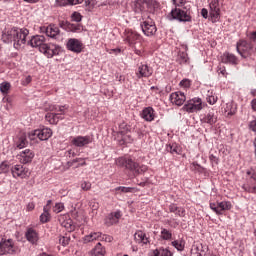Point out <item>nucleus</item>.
<instances>
[{
    "mask_svg": "<svg viewBox=\"0 0 256 256\" xmlns=\"http://www.w3.org/2000/svg\"><path fill=\"white\" fill-rule=\"evenodd\" d=\"M29 30L27 28H8L2 32L3 43H14L15 49H20L22 45L27 43Z\"/></svg>",
    "mask_w": 256,
    "mask_h": 256,
    "instance_id": "1",
    "label": "nucleus"
},
{
    "mask_svg": "<svg viewBox=\"0 0 256 256\" xmlns=\"http://www.w3.org/2000/svg\"><path fill=\"white\" fill-rule=\"evenodd\" d=\"M117 167H124L134 176L141 175L142 173H146L149 169L147 165H139V163L133 161L131 158L119 157L115 160Z\"/></svg>",
    "mask_w": 256,
    "mask_h": 256,
    "instance_id": "2",
    "label": "nucleus"
},
{
    "mask_svg": "<svg viewBox=\"0 0 256 256\" xmlns=\"http://www.w3.org/2000/svg\"><path fill=\"white\" fill-rule=\"evenodd\" d=\"M236 51L243 57V59H247V57H251V55H255L256 46L253 42H247L246 40H239L236 44Z\"/></svg>",
    "mask_w": 256,
    "mask_h": 256,
    "instance_id": "3",
    "label": "nucleus"
},
{
    "mask_svg": "<svg viewBox=\"0 0 256 256\" xmlns=\"http://www.w3.org/2000/svg\"><path fill=\"white\" fill-rule=\"evenodd\" d=\"M170 14L172 19H175L180 23H191V5H186L183 9L175 8Z\"/></svg>",
    "mask_w": 256,
    "mask_h": 256,
    "instance_id": "4",
    "label": "nucleus"
},
{
    "mask_svg": "<svg viewBox=\"0 0 256 256\" xmlns=\"http://www.w3.org/2000/svg\"><path fill=\"white\" fill-rule=\"evenodd\" d=\"M40 33H44L46 37H49L54 41H63L61 30L55 24L40 27Z\"/></svg>",
    "mask_w": 256,
    "mask_h": 256,
    "instance_id": "5",
    "label": "nucleus"
},
{
    "mask_svg": "<svg viewBox=\"0 0 256 256\" xmlns=\"http://www.w3.org/2000/svg\"><path fill=\"white\" fill-rule=\"evenodd\" d=\"M248 182L242 185V189L246 193H256V167L249 168L246 171Z\"/></svg>",
    "mask_w": 256,
    "mask_h": 256,
    "instance_id": "6",
    "label": "nucleus"
},
{
    "mask_svg": "<svg viewBox=\"0 0 256 256\" xmlns=\"http://www.w3.org/2000/svg\"><path fill=\"white\" fill-rule=\"evenodd\" d=\"M53 130L51 128H42L38 130H34L29 133L28 137L31 141H35V139H40V141H47L52 137Z\"/></svg>",
    "mask_w": 256,
    "mask_h": 256,
    "instance_id": "7",
    "label": "nucleus"
},
{
    "mask_svg": "<svg viewBox=\"0 0 256 256\" xmlns=\"http://www.w3.org/2000/svg\"><path fill=\"white\" fill-rule=\"evenodd\" d=\"M182 109L186 111V113H197V111H201V109H203V100H201V98L190 99Z\"/></svg>",
    "mask_w": 256,
    "mask_h": 256,
    "instance_id": "8",
    "label": "nucleus"
},
{
    "mask_svg": "<svg viewBox=\"0 0 256 256\" xmlns=\"http://www.w3.org/2000/svg\"><path fill=\"white\" fill-rule=\"evenodd\" d=\"M17 247L11 239H1L0 241V255H15Z\"/></svg>",
    "mask_w": 256,
    "mask_h": 256,
    "instance_id": "9",
    "label": "nucleus"
},
{
    "mask_svg": "<svg viewBox=\"0 0 256 256\" xmlns=\"http://www.w3.org/2000/svg\"><path fill=\"white\" fill-rule=\"evenodd\" d=\"M12 177L14 179H28L31 175L29 168L23 166L22 164H16L11 167Z\"/></svg>",
    "mask_w": 256,
    "mask_h": 256,
    "instance_id": "10",
    "label": "nucleus"
},
{
    "mask_svg": "<svg viewBox=\"0 0 256 256\" xmlns=\"http://www.w3.org/2000/svg\"><path fill=\"white\" fill-rule=\"evenodd\" d=\"M40 53H43L45 57L48 59H52V57H55L56 55H59L61 53V48L57 44L49 43L40 47Z\"/></svg>",
    "mask_w": 256,
    "mask_h": 256,
    "instance_id": "11",
    "label": "nucleus"
},
{
    "mask_svg": "<svg viewBox=\"0 0 256 256\" xmlns=\"http://www.w3.org/2000/svg\"><path fill=\"white\" fill-rule=\"evenodd\" d=\"M155 3L153 0H136L132 4V9L135 13H143L146 7H151V5L155 7Z\"/></svg>",
    "mask_w": 256,
    "mask_h": 256,
    "instance_id": "12",
    "label": "nucleus"
},
{
    "mask_svg": "<svg viewBox=\"0 0 256 256\" xmlns=\"http://www.w3.org/2000/svg\"><path fill=\"white\" fill-rule=\"evenodd\" d=\"M34 158L35 152H33V150L31 149H25L17 155V159L22 165H27L31 163Z\"/></svg>",
    "mask_w": 256,
    "mask_h": 256,
    "instance_id": "13",
    "label": "nucleus"
},
{
    "mask_svg": "<svg viewBox=\"0 0 256 256\" xmlns=\"http://www.w3.org/2000/svg\"><path fill=\"white\" fill-rule=\"evenodd\" d=\"M71 143L72 145H74V147H79V148L87 147V145H91V143H93V137L89 135L76 136L72 138Z\"/></svg>",
    "mask_w": 256,
    "mask_h": 256,
    "instance_id": "14",
    "label": "nucleus"
},
{
    "mask_svg": "<svg viewBox=\"0 0 256 256\" xmlns=\"http://www.w3.org/2000/svg\"><path fill=\"white\" fill-rule=\"evenodd\" d=\"M218 113L214 109H210L204 115L201 116V123H207V125H215L217 123Z\"/></svg>",
    "mask_w": 256,
    "mask_h": 256,
    "instance_id": "15",
    "label": "nucleus"
},
{
    "mask_svg": "<svg viewBox=\"0 0 256 256\" xmlns=\"http://www.w3.org/2000/svg\"><path fill=\"white\" fill-rule=\"evenodd\" d=\"M141 29L146 37H153L157 33V26L153 21H144L141 24Z\"/></svg>",
    "mask_w": 256,
    "mask_h": 256,
    "instance_id": "16",
    "label": "nucleus"
},
{
    "mask_svg": "<svg viewBox=\"0 0 256 256\" xmlns=\"http://www.w3.org/2000/svg\"><path fill=\"white\" fill-rule=\"evenodd\" d=\"M151 75H153L152 67H150L147 64H143V63H141L138 66V71L136 72V77L138 79H143V77L147 79V78L151 77Z\"/></svg>",
    "mask_w": 256,
    "mask_h": 256,
    "instance_id": "17",
    "label": "nucleus"
},
{
    "mask_svg": "<svg viewBox=\"0 0 256 256\" xmlns=\"http://www.w3.org/2000/svg\"><path fill=\"white\" fill-rule=\"evenodd\" d=\"M66 47L68 51H72L73 53H81L83 51V43L76 38L68 39Z\"/></svg>",
    "mask_w": 256,
    "mask_h": 256,
    "instance_id": "18",
    "label": "nucleus"
},
{
    "mask_svg": "<svg viewBox=\"0 0 256 256\" xmlns=\"http://www.w3.org/2000/svg\"><path fill=\"white\" fill-rule=\"evenodd\" d=\"M210 17L212 21L215 23L219 21V15L221 13V9L219 8V0H210Z\"/></svg>",
    "mask_w": 256,
    "mask_h": 256,
    "instance_id": "19",
    "label": "nucleus"
},
{
    "mask_svg": "<svg viewBox=\"0 0 256 256\" xmlns=\"http://www.w3.org/2000/svg\"><path fill=\"white\" fill-rule=\"evenodd\" d=\"M187 97H185V93L178 91L174 92L170 95V101L173 105H177L178 107H181L183 103H185Z\"/></svg>",
    "mask_w": 256,
    "mask_h": 256,
    "instance_id": "20",
    "label": "nucleus"
},
{
    "mask_svg": "<svg viewBox=\"0 0 256 256\" xmlns=\"http://www.w3.org/2000/svg\"><path fill=\"white\" fill-rule=\"evenodd\" d=\"M25 237L31 245H37L39 243V233H37V230L33 228H28Z\"/></svg>",
    "mask_w": 256,
    "mask_h": 256,
    "instance_id": "21",
    "label": "nucleus"
},
{
    "mask_svg": "<svg viewBox=\"0 0 256 256\" xmlns=\"http://www.w3.org/2000/svg\"><path fill=\"white\" fill-rule=\"evenodd\" d=\"M28 45H30V47H39V51H41V47L45 45V36H32L31 39L28 41Z\"/></svg>",
    "mask_w": 256,
    "mask_h": 256,
    "instance_id": "22",
    "label": "nucleus"
},
{
    "mask_svg": "<svg viewBox=\"0 0 256 256\" xmlns=\"http://www.w3.org/2000/svg\"><path fill=\"white\" fill-rule=\"evenodd\" d=\"M121 216L122 214L120 210L110 213L106 218V225H108V227H111V225L119 223V219H121Z\"/></svg>",
    "mask_w": 256,
    "mask_h": 256,
    "instance_id": "23",
    "label": "nucleus"
},
{
    "mask_svg": "<svg viewBox=\"0 0 256 256\" xmlns=\"http://www.w3.org/2000/svg\"><path fill=\"white\" fill-rule=\"evenodd\" d=\"M142 119L151 122L155 120V110L152 107H146L141 114Z\"/></svg>",
    "mask_w": 256,
    "mask_h": 256,
    "instance_id": "24",
    "label": "nucleus"
},
{
    "mask_svg": "<svg viewBox=\"0 0 256 256\" xmlns=\"http://www.w3.org/2000/svg\"><path fill=\"white\" fill-rule=\"evenodd\" d=\"M29 145V142L27 141V135L25 134H20L19 136L16 137L15 139V147L17 149H25Z\"/></svg>",
    "mask_w": 256,
    "mask_h": 256,
    "instance_id": "25",
    "label": "nucleus"
},
{
    "mask_svg": "<svg viewBox=\"0 0 256 256\" xmlns=\"http://www.w3.org/2000/svg\"><path fill=\"white\" fill-rule=\"evenodd\" d=\"M222 63H229L230 65H237L239 63V59L234 54L229 52H225L222 56Z\"/></svg>",
    "mask_w": 256,
    "mask_h": 256,
    "instance_id": "26",
    "label": "nucleus"
},
{
    "mask_svg": "<svg viewBox=\"0 0 256 256\" xmlns=\"http://www.w3.org/2000/svg\"><path fill=\"white\" fill-rule=\"evenodd\" d=\"M134 240L136 241V243H143V245H147V243H149V238L147 237L145 232L141 230H138L134 234Z\"/></svg>",
    "mask_w": 256,
    "mask_h": 256,
    "instance_id": "27",
    "label": "nucleus"
},
{
    "mask_svg": "<svg viewBox=\"0 0 256 256\" xmlns=\"http://www.w3.org/2000/svg\"><path fill=\"white\" fill-rule=\"evenodd\" d=\"M45 119L46 121H48V123H50V125H57L59 123V120L63 119V117L59 116V113L48 112L45 115Z\"/></svg>",
    "mask_w": 256,
    "mask_h": 256,
    "instance_id": "28",
    "label": "nucleus"
},
{
    "mask_svg": "<svg viewBox=\"0 0 256 256\" xmlns=\"http://www.w3.org/2000/svg\"><path fill=\"white\" fill-rule=\"evenodd\" d=\"M169 212L174 213L177 217H185V208L179 207L177 204H170Z\"/></svg>",
    "mask_w": 256,
    "mask_h": 256,
    "instance_id": "29",
    "label": "nucleus"
},
{
    "mask_svg": "<svg viewBox=\"0 0 256 256\" xmlns=\"http://www.w3.org/2000/svg\"><path fill=\"white\" fill-rule=\"evenodd\" d=\"M137 39H139V34H137V32H134L133 30H128L126 32L125 41L127 44L133 45Z\"/></svg>",
    "mask_w": 256,
    "mask_h": 256,
    "instance_id": "30",
    "label": "nucleus"
},
{
    "mask_svg": "<svg viewBox=\"0 0 256 256\" xmlns=\"http://www.w3.org/2000/svg\"><path fill=\"white\" fill-rule=\"evenodd\" d=\"M101 237V232H91L90 234L84 236V243H93V241H99Z\"/></svg>",
    "mask_w": 256,
    "mask_h": 256,
    "instance_id": "31",
    "label": "nucleus"
},
{
    "mask_svg": "<svg viewBox=\"0 0 256 256\" xmlns=\"http://www.w3.org/2000/svg\"><path fill=\"white\" fill-rule=\"evenodd\" d=\"M225 113H227V117H233L237 113V104L235 102L226 103Z\"/></svg>",
    "mask_w": 256,
    "mask_h": 256,
    "instance_id": "32",
    "label": "nucleus"
},
{
    "mask_svg": "<svg viewBox=\"0 0 256 256\" xmlns=\"http://www.w3.org/2000/svg\"><path fill=\"white\" fill-rule=\"evenodd\" d=\"M65 29L68 31H71L72 33H81V31H83V26L77 23L73 24V23L66 22Z\"/></svg>",
    "mask_w": 256,
    "mask_h": 256,
    "instance_id": "33",
    "label": "nucleus"
},
{
    "mask_svg": "<svg viewBox=\"0 0 256 256\" xmlns=\"http://www.w3.org/2000/svg\"><path fill=\"white\" fill-rule=\"evenodd\" d=\"M160 237L163 241H171L173 239V233L167 228H161Z\"/></svg>",
    "mask_w": 256,
    "mask_h": 256,
    "instance_id": "34",
    "label": "nucleus"
},
{
    "mask_svg": "<svg viewBox=\"0 0 256 256\" xmlns=\"http://www.w3.org/2000/svg\"><path fill=\"white\" fill-rule=\"evenodd\" d=\"M166 149H167L168 153H171L172 155H180L181 154V148H179L176 143L167 145Z\"/></svg>",
    "mask_w": 256,
    "mask_h": 256,
    "instance_id": "35",
    "label": "nucleus"
},
{
    "mask_svg": "<svg viewBox=\"0 0 256 256\" xmlns=\"http://www.w3.org/2000/svg\"><path fill=\"white\" fill-rule=\"evenodd\" d=\"M106 250L105 247L101 244V242H98L94 248V256H105Z\"/></svg>",
    "mask_w": 256,
    "mask_h": 256,
    "instance_id": "36",
    "label": "nucleus"
},
{
    "mask_svg": "<svg viewBox=\"0 0 256 256\" xmlns=\"http://www.w3.org/2000/svg\"><path fill=\"white\" fill-rule=\"evenodd\" d=\"M218 207L220 209V213L223 215V211H230L232 209L233 205L229 201H222L218 203Z\"/></svg>",
    "mask_w": 256,
    "mask_h": 256,
    "instance_id": "37",
    "label": "nucleus"
},
{
    "mask_svg": "<svg viewBox=\"0 0 256 256\" xmlns=\"http://www.w3.org/2000/svg\"><path fill=\"white\" fill-rule=\"evenodd\" d=\"M154 256H173V253L167 248H159L154 251Z\"/></svg>",
    "mask_w": 256,
    "mask_h": 256,
    "instance_id": "38",
    "label": "nucleus"
},
{
    "mask_svg": "<svg viewBox=\"0 0 256 256\" xmlns=\"http://www.w3.org/2000/svg\"><path fill=\"white\" fill-rule=\"evenodd\" d=\"M75 163H79L78 165H76V167H85V165H87V162H85V159L76 158V159H73L72 161L68 162V167H73V165H75Z\"/></svg>",
    "mask_w": 256,
    "mask_h": 256,
    "instance_id": "39",
    "label": "nucleus"
},
{
    "mask_svg": "<svg viewBox=\"0 0 256 256\" xmlns=\"http://www.w3.org/2000/svg\"><path fill=\"white\" fill-rule=\"evenodd\" d=\"M206 99L209 105H215V103H217L218 98L215 94H213V91H208Z\"/></svg>",
    "mask_w": 256,
    "mask_h": 256,
    "instance_id": "40",
    "label": "nucleus"
},
{
    "mask_svg": "<svg viewBox=\"0 0 256 256\" xmlns=\"http://www.w3.org/2000/svg\"><path fill=\"white\" fill-rule=\"evenodd\" d=\"M51 219V214L49 213V210H43V213L40 215V221L42 223H49Z\"/></svg>",
    "mask_w": 256,
    "mask_h": 256,
    "instance_id": "41",
    "label": "nucleus"
},
{
    "mask_svg": "<svg viewBox=\"0 0 256 256\" xmlns=\"http://www.w3.org/2000/svg\"><path fill=\"white\" fill-rule=\"evenodd\" d=\"M9 89H11V83H9V82L1 83V85H0L1 93H9Z\"/></svg>",
    "mask_w": 256,
    "mask_h": 256,
    "instance_id": "42",
    "label": "nucleus"
},
{
    "mask_svg": "<svg viewBox=\"0 0 256 256\" xmlns=\"http://www.w3.org/2000/svg\"><path fill=\"white\" fill-rule=\"evenodd\" d=\"M69 109V105H57L56 113L60 115H65V112Z\"/></svg>",
    "mask_w": 256,
    "mask_h": 256,
    "instance_id": "43",
    "label": "nucleus"
},
{
    "mask_svg": "<svg viewBox=\"0 0 256 256\" xmlns=\"http://www.w3.org/2000/svg\"><path fill=\"white\" fill-rule=\"evenodd\" d=\"M69 241H71V238L69 236H60L59 243L63 247H67L69 245Z\"/></svg>",
    "mask_w": 256,
    "mask_h": 256,
    "instance_id": "44",
    "label": "nucleus"
},
{
    "mask_svg": "<svg viewBox=\"0 0 256 256\" xmlns=\"http://www.w3.org/2000/svg\"><path fill=\"white\" fill-rule=\"evenodd\" d=\"M172 245L177 249V251H183L185 249V244L183 242H179L178 240H175L172 242Z\"/></svg>",
    "mask_w": 256,
    "mask_h": 256,
    "instance_id": "45",
    "label": "nucleus"
},
{
    "mask_svg": "<svg viewBox=\"0 0 256 256\" xmlns=\"http://www.w3.org/2000/svg\"><path fill=\"white\" fill-rule=\"evenodd\" d=\"M210 209L216 213V215H223V212H221L219 208V204L210 203Z\"/></svg>",
    "mask_w": 256,
    "mask_h": 256,
    "instance_id": "46",
    "label": "nucleus"
},
{
    "mask_svg": "<svg viewBox=\"0 0 256 256\" xmlns=\"http://www.w3.org/2000/svg\"><path fill=\"white\" fill-rule=\"evenodd\" d=\"M99 241H105L106 243H112L113 242V236L101 233Z\"/></svg>",
    "mask_w": 256,
    "mask_h": 256,
    "instance_id": "47",
    "label": "nucleus"
},
{
    "mask_svg": "<svg viewBox=\"0 0 256 256\" xmlns=\"http://www.w3.org/2000/svg\"><path fill=\"white\" fill-rule=\"evenodd\" d=\"M65 209V205L61 202L55 204L53 211L54 213H61Z\"/></svg>",
    "mask_w": 256,
    "mask_h": 256,
    "instance_id": "48",
    "label": "nucleus"
},
{
    "mask_svg": "<svg viewBox=\"0 0 256 256\" xmlns=\"http://www.w3.org/2000/svg\"><path fill=\"white\" fill-rule=\"evenodd\" d=\"M209 159L212 165H219V157L217 155L210 153Z\"/></svg>",
    "mask_w": 256,
    "mask_h": 256,
    "instance_id": "49",
    "label": "nucleus"
},
{
    "mask_svg": "<svg viewBox=\"0 0 256 256\" xmlns=\"http://www.w3.org/2000/svg\"><path fill=\"white\" fill-rule=\"evenodd\" d=\"M81 19H83V16H81V13L74 12L72 14V21H75V23H80Z\"/></svg>",
    "mask_w": 256,
    "mask_h": 256,
    "instance_id": "50",
    "label": "nucleus"
},
{
    "mask_svg": "<svg viewBox=\"0 0 256 256\" xmlns=\"http://www.w3.org/2000/svg\"><path fill=\"white\" fill-rule=\"evenodd\" d=\"M67 0H55L54 7H67Z\"/></svg>",
    "mask_w": 256,
    "mask_h": 256,
    "instance_id": "51",
    "label": "nucleus"
},
{
    "mask_svg": "<svg viewBox=\"0 0 256 256\" xmlns=\"http://www.w3.org/2000/svg\"><path fill=\"white\" fill-rule=\"evenodd\" d=\"M172 2L174 3V5H176V7H185L187 4V0H172Z\"/></svg>",
    "mask_w": 256,
    "mask_h": 256,
    "instance_id": "52",
    "label": "nucleus"
},
{
    "mask_svg": "<svg viewBox=\"0 0 256 256\" xmlns=\"http://www.w3.org/2000/svg\"><path fill=\"white\" fill-rule=\"evenodd\" d=\"M116 191H121L122 193H131V191H133V188L125 187V186H119V187L116 188Z\"/></svg>",
    "mask_w": 256,
    "mask_h": 256,
    "instance_id": "53",
    "label": "nucleus"
},
{
    "mask_svg": "<svg viewBox=\"0 0 256 256\" xmlns=\"http://www.w3.org/2000/svg\"><path fill=\"white\" fill-rule=\"evenodd\" d=\"M180 87H184L185 89L191 87V80L190 79H183L180 81Z\"/></svg>",
    "mask_w": 256,
    "mask_h": 256,
    "instance_id": "54",
    "label": "nucleus"
},
{
    "mask_svg": "<svg viewBox=\"0 0 256 256\" xmlns=\"http://www.w3.org/2000/svg\"><path fill=\"white\" fill-rule=\"evenodd\" d=\"M166 223H168V225L172 227V229H177V227H179V222L175 221V219L167 220Z\"/></svg>",
    "mask_w": 256,
    "mask_h": 256,
    "instance_id": "55",
    "label": "nucleus"
},
{
    "mask_svg": "<svg viewBox=\"0 0 256 256\" xmlns=\"http://www.w3.org/2000/svg\"><path fill=\"white\" fill-rule=\"evenodd\" d=\"M191 256H202L201 252H199V246H193Z\"/></svg>",
    "mask_w": 256,
    "mask_h": 256,
    "instance_id": "56",
    "label": "nucleus"
},
{
    "mask_svg": "<svg viewBox=\"0 0 256 256\" xmlns=\"http://www.w3.org/2000/svg\"><path fill=\"white\" fill-rule=\"evenodd\" d=\"M81 189L83 191H89V189H91V184L90 182L84 181L81 183Z\"/></svg>",
    "mask_w": 256,
    "mask_h": 256,
    "instance_id": "57",
    "label": "nucleus"
},
{
    "mask_svg": "<svg viewBox=\"0 0 256 256\" xmlns=\"http://www.w3.org/2000/svg\"><path fill=\"white\" fill-rule=\"evenodd\" d=\"M181 63H187L189 61V56H187V53L182 52L180 54Z\"/></svg>",
    "mask_w": 256,
    "mask_h": 256,
    "instance_id": "58",
    "label": "nucleus"
},
{
    "mask_svg": "<svg viewBox=\"0 0 256 256\" xmlns=\"http://www.w3.org/2000/svg\"><path fill=\"white\" fill-rule=\"evenodd\" d=\"M67 1H68V5H79L83 3L85 0H67Z\"/></svg>",
    "mask_w": 256,
    "mask_h": 256,
    "instance_id": "59",
    "label": "nucleus"
},
{
    "mask_svg": "<svg viewBox=\"0 0 256 256\" xmlns=\"http://www.w3.org/2000/svg\"><path fill=\"white\" fill-rule=\"evenodd\" d=\"M0 169H1V173H7V171H9V166L5 163H2L0 165Z\"/></svg>",
    "mask_w": 256,
    "mask_h": 256,
    "instance_id": "60",
    "label": "nucleus"
},
{
    "mask_svg": "<svg viewBox=\"0 0 256 256\" xmlns=\"http://www.w3.org/2000/svg\"><path fill=\"white\" fill-rule=\"evenodd\" d=\"M192 166L194 167V169H196L197 171H204L205 168H203L201 165H199L197 162H193Z\"/></svg>",
    "mask_w": 256,
    "mask_h": 256,
    "instance_id": "61",
    "label": "nucleus"
},
{
    "mask_svg": "<svg viewBox=\"0 0 256 256\" xmlns=\"http://www.w3.org/2000/svg\"><path fill=\"white\" fill-rule=\"evenodd\" d=\"M123 143H133V139L131 138L130 135H126L122 139Z\"/></svg>",
    "mask_w": 256,
    "mask_h": 256,
    "instance_id": "62",
    "label": "nucleus"
},
{
    "mask_svg": "<svg viewBox=\"0 0 256 256\" xmlns=\"http://www.w3.org/2000/svg\"><path fill=\"white\" fill-rule=\"evenodd\" d=\"M51 203H53V201L48 200L47 204L43 207V211H51Z\"/></svg>",
    "mask_w": 256,
    "mask_h": 256,
    "instance_id": "63",
    "label": "nucleus"
},
{
    "mask_svg": "<svg viewBox=\"0 0 256 256\" xmlns=\"http://www.w3.org/2000/svg\"><path fill=\"white\" fill-rule=\"evenodd\" d=\"M251 107H252L253 111H256V98H254V99L251 101Z\"/></svg>",
    "mask_w": 256,
    "mask_h": 256,
    "instance_id": "64",
    "label": "nucleus"
}]
</instances>
